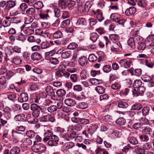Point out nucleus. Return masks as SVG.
Masks as SVG:
<instances>
[{
  "label": "nucleus",
  "mask_w": 154,
  "mask_h": 154,
  "mask_svg": "<svg viewBox=\"0 0 154 154\" xmlns=\"http://www.w3.org/2000/svg\"><path fill=\"white\" fill-rule=\"evenodd\" d=\"M30 109L32 111V114L34 117L37 118L39 116L41 109L40 107L35 103H32L30 105Z\"/></svg>",
  "instance_id": "f257e3e1"
},
{
  "label": "nucleus",
  "mask_w": 154,
  "mask_h": 154,
  "mask_svg": "<svg viewBox=\"0 0 154 154\" xmlns=\"http://www.w3.org/2000/svg\"><path fill=\"white\" fill-rule=\"evenodd\" d=\"M133 37H130L128 41V45L131 48L134 49L135 47V42L140 40L139 36L136 33H134L132 35Z\"/></svg>",
  "instance_id": "f03ea898"
},
{
  "label": "nucleus",
  "mask_w": 154,
  "mask_h": 154,
  "mask_svg": "<svg viewBox=\"0 0 154 154\" xmlns=\"http://www.w3.org/2000/svg\"><path fill=\"white\" fill-rule=\"evenodd\" d=\"M55 120L54 116L51 114L45 115L39 118L40 122H48L49 121L54 122Z\"/></svg>",
  "instance_id": "7ed1b4c3"
},
{
  "label": "nucleus",
  "mask_w": 154,
  "mask_h": 154,
  "mask_svg": "<svg viewBox=\"0 0 154 154\" xmlns=\"http://www.w3.org/2000/svg\"><path fill=\"white\" fill-rule=\"evenodd\" d=\"M12 136L13 141L15 143L21 140L23 137V134L18 132L17 131H12Z\"/></svg>",
  "instance_id": "20e7f679"
},
{
  "label": "nucleus",
  "mask_w": 154,
  "mask_h": 154,
  "mask_svg": "<svg viewBox=\"0 0 154 154\" xmlns=\"http://www.w3.org/2000/svg\"><path fill=\"white\" fill-rule=\"evenodd\" d=\"M119 63L127 69L133 65L132 60L129 59L121 60L119 61Z\"/></svg>",
  "instance_id": "39448f33"
},
{
  "label": "nucleus",
  "mask_w": 154,
  "mask_h": 154,
  "mask_svg": "<svg viewBox=\"0 0 154 154\" xmlns=\"http://www.w3.org/2000/svg\"><path fill=\"white\" fill-rule=\"evenodd\" d=\"M117 14H112L110 16L111 19L113 21L118 23L119 24L122 25V26H124L126 21L125 20H121L119 18L116 16Z\"/></svg>",
  "instance_id": "423d86ee"
},
{
  "label": "nucleus",
  "mask_w": 154,
  "mask_h": 154,
  "mask_svg": "<svg viewBox=\"0 0 154 154\" xmlns=\"http://www.w3.org/2000/svg\"><path fill=\"white\" fill-rule=\"evenodd\" d=\"M33 148L36 152H42L45 151L46 146L42 143L33 144Z\"/></svg>",
  "instance_id": "0eeeda50"
},
{
  "label": "nucleus",
  "mask_w": 154,
  "mask_h": 154,
  "mask_svg": "<svg viewBox=\"0 0 154 154\" xmlns=\"http://www.w3.org/2000/svg\"><path fill=\"white\" fill-rule=\"evenodd\" d=\"M28 100V96L26 93H21L18 98V100L21 103L27 101Z\"/></svg>",
  "instance_id": "6e6552de"
},
{
  "label": "nucleus",
  "mask_w": 154,
  "mask_h": 154,
  "mask_svg": "<svg viewBox=\"0 0 154 154\" xmlns=\"http://www.w3.org/2000/svg\"><path fill=\"white\" fill-rule=\"evenodd\" d=\"M15 5V3L14 2L10 0L7 1L5 8H4L5 11L7 12L9 8L13 7Z\"/></svg>",
  "instance_id": "1a4fd4ad"
},
{
  "label": "nucleus",
  "mask_w": 154,
  "mask_h": 154,
  "mask_svg": "<svg viewBox=\"0 0 154 154\" xmlns=\"http://www.w3.org/2000/svg\"><path fill=\"white\" fill-rule=\"evenodd\" d=\"M136 11L135 8L133 7H131L126 10L125 11V14L129 16L134 14Z\"/></svg>",
  "instance_id": "9d476101"
},
{
  "label": "nucleus",
  "mask_w": 154,
  "mask_h": 154,
  "mask_svg": "<svg viewBox=\"0 0 154 154\" xmlns=\"http://www.w3.org/2000/svg\"><path fill=\"white\" fill-rule=\"evenodd\" d=\"M45 91L48 95L51 97H54V90L51 86L47 87L45 89Z\"/></svg>",
  "instance_id": "9b49d317"
},
{
  "label": "nucleus",
  "mask_w": 154,
  "mask_h": 154,
  "mask_svg": "<svg viewBox=\"0 0 154 154\" xmlns=\"http://www.w3.org/2000/svg\"><path fill=\"white\" fill-rule=\"evenodd\" d=\"M78 62L81 66H85L87 64V59L85 57H81L79 58Z\"/></svg>",
  "instance_id": "f8f14e48"
},
{
  "label": "nucleus",
  "mask_w": 154,
  "mask_h": 154,
  "mask_svg": "<svg viewBox=\"0 0 154 154\" xmlns=\"http://www.w3.org/2000/svg\"><path fill=\"white\" fill-rule=\"evenodd\" d=\"M67 3L65 0H59L58 4L61 8L65 9L67 8Z\"/></svg>",
  "instance_id": "ddd939ff"
},
{
  "label": "nucleus",
  "mask_w": 154,
  "mask_h": 154,
  "mask_svg": "<svg viewBox=\"0 0 154 154\" xmlns=\"http://www.w3.org/2000/svg\"><path fill=\"white\" fill-rule=\"evenodd\" d=\"M65 104L70 106H74L75 104V100L71 99H67L64 101Z\"/></svg>",
  "instance_id": "4468645a"
},
{
  "label": "nucleus",
  "mask_w": 154,
  "mask_h": 154,
  "mask_svg": "<svg viewBox=\"0 0 154 154\" xmlns=\"http://www.w3.org/2000/svg\"><path fill=\"white\" fill-rule=\"evenodd\" d=\"M31 58L33 60H37L41 59L42 57L41 54L37 52L32 54L31 55Z\"/></svg>",
  "instance_id": "2eb2a0df"
},
{
  "label": "nucleus",
  "mask_w": 154,
  "mask_h": 154,
  "mask_svg": "<svg viewBox=\"0 0 154 154\" xmlns=\"http://www.w3.org/2000/svg\"><path fill=\"white\" fill-rule=\"evenodd\" d=\"M26 35L23 34L22 33L20 32L17 34L16 36V38L17 40L20 41H24L26 38Z\"/></svg>",
  "instance_id": "dca6fc26"
},
{
  "label": "nucleus",
  "mask_w": 154,
  "mask_h": 154,
  "mask_svg": "<svg viewBox=\"0 0 154 154\" xmlns=\"http://www.w3.org/2000/svg\"><path fill=\"white\" fill-rule=\"evenodd\" d=\"M20 148L17 146L13 147L10 150V154H18L20 152Z\"/></svg>",
  "instance_id": "f3484780"
},
{
  "label": "nucleus",
  "mask_w": 154,
  "mask_h": 154,
  "mask_svg": "<svg viewBox=\"0 0 154 154\" xmlns=\"http://www.w3.org/2000/svg\"><path fill=\"white\" fill-rule=\"evenodd\" d=\"M25 117V115L24 114H20L16 115L15 116L14 119L17 121H20L24 120Z\"/></svg>",
  "instance_id": "a211bd4d"
},
{
  "label": "nucleus",
  "mask_w": 154,
  "mask_h": 154,
  "mask_svg": "<svg viewBox=\"0 0 154 154\" xmlns=\"http://www.w3.org/2000/svg\"><path fill=\"white\" fill-rule=\"evenodd\" d=\"M35 9L32 8H29L26 11V14L28 15H33L35 14Z\"/></svg>",
  "instance_id": "6ab92c4d"
},
{
  "label": "nucleus",
  "mask_w": 154,
  "mask_h": 154,
  "mask_svg": "<svg viewBox=\"0 0 154 154\" xmlns=\"http://www.w3.org/2000/svg\"><path fill=\"white\" fill-rule=\"evenodd\" d=\"M129 142L133 145H136L138 143L136 138L134 137H129L128 139Z\"/></svg>",
  "instance_id": "aec40b11"
},
{
  "label": "nucleus",
  "mask_w": 154,
  "mask_h": 154,
  "mask_svg": "<svg viewBox=\"0 0 154 154\" xmlns=\"http://www.w3.org/2000/svg\"><path fill=\"white\" fill-rule=\"evenodd\" d=\"M52 36L55 38H61L62 37L63 34L61 31L58 30L53 33Z\"/></svg>",
  "instance_id": "412c9836"
},
{
  "label": "nucleus",
  "mask_w": 154,
  "mask_h": 154,
  "mask_svg": "<svg viewBox=\"0 0 154 154\" xmlns=\"http://www.w3.org/2000/svg\"><path fill=\"white\" fill-rule=\"evenodd\" d=\"M43 6V5L41 2H35L33 5L34 8L37 10L42 8Z\"/></svg>",
  "instance_id": "4be33fe9"
},
{
  "label": "nucleus",
  "mask_w": 154,
  "mask_h": 154,
  "mask_svg": "<svg viewBox=\"0 0 154 154\" xmlns=\"http://www.w3.org/2000/svg\"><path fill=\"white\" fill-rule=\"evenodd\" d=\"M142 107V106L140 103H135L132 106L131 109L132 110H139Z\"/></svg>",
  "instance_id": "5701e85b"
},
{
  "label": "nucleus",
  "mask_w": 154,
  "mask_h": 154,
  "mask_svg": "<svg viewBox=\"0 0 154 154\" xmlns=\"http://www.w3.org/2000/svg\"><path fill=\"white\" fill-rule=\"evenodd\" d=\"M125 120L123 118H118L116 121V123L117 125H125Z\"/></svg>",
  "instance_id": "b1692460"
},
{
  "label": "nucleus",
  "mask_w": 154,
  "mask_h": 154,
  "mask_svg": "<svg viewBox=\"0 0 154 154\" xmlns=\"http://www.w3.org/2000/svg\"><path fill=\"white\" fill-rule=\"evenodd\" d=\"M142 82L140 80H137L135 81L133 84V87L135 88H137L141 86L142 85Z\"/></svg>",
  "instance_id": "393cba45"
},
{
  "label": "nucleus",
  "mask_w": 154,
  "mask_h": 154,
  "mask_svg": "<svg viewBox=\"0 0 154 154\" xmlns=\"http://www.w3.org/2000/svg\"><path fill=\"white\" fill-rule=\"evenodd\" d=\"M87 104L84 102L79 103L77 105V107L80 109H84L88 107Z\"/></svg>",
  "instance_id": "a878e982"
},
{
  "label": "nucleus",
  "mask_w": 154,
  "mask_h": 154,
  "mask_svg": "<svg viewBox=\"0 0 154 154\" xmlns=\"http://www.w3.org/2000/svg\"><path fill=\"white\" fill-rule=\"evenodd\" d=\"M98 37L99 36L96 33H93L91 34L90 38L94 42H95Z\"/></svg>",
  "instance_id": "bb28decb"
},
{
  "label": "nucleus",
  "mask_w": 154,
  "mask_h": 154,
  "mask_svg": "<svg viewBox=\"0 0 154 154\" xmlns=\"http://www.w3.org/2000/svg\"><path fill=\"white\" fill-rule=\"evenodd\" d=\"M146 47V44L144 42H139L137 45V48L139 50L142 51L145 49Z\"/></svg>",
  "instance_id": "cd10ccee"
},
{
  "label": "nucleus",
  "mask_w": 154,
  "mask_h": 154,
  "mask_svg": "<svg viewBox=\"0 0 154 154\" xmlns=\"http://www.w3.org/2000/svg\"><path fill=\"white\" fill-rule=\"evenodd\" d=\"M26 135L30 138H33L35 135L36 134L33 131L29 130L27 131L26 133Z\"/></svg>",
  "instance_id": "c85d7f7f"
},
{
  "label": "nucleus",
  "mask_w": 154,
  "mask_h": 154,
  "mask_svg": "<svg viewBox=\"0 0 154 154\" xmlns=\"http://www.w3.org/2000/svg\"><path fill=\"white\" fill-rule=\"evenodd\" d=\"M12 62L16 65H19L21 63V60L19 57H16L12 59Z\"/></svg>",
  "instance_id": "c756f323"
},
{
  "label": "nucleus",
  "mask_w": 154,
  "mask_h": 154,
  "mask_svg": "<svg viewBox=\"0 0 154 154\" xmlns=\"http://www.w3.org/2000/svg\"><path fill=\"white\" fill-rule=\"evenodd\" d=\"M96 91L99 94H102L104 92L105 89L102 86H97L95 88Z\"/></svg>",
  "instance_id": "7c9ffc66"
},
{
  "label": "nucleus",
  "mask_w": 154,
  "mask_h": 154,
  "mask_svg": "<svg viewBox=\"0 0 154 154\" xmlns=\"http://www.w3.org/2000/svg\"><path fill=\"white\" fill-rule=\"evenodd\" d=\"M56 93L59 97H62L65 95L66 91L63 89H60L57 91Z\"/></svg>",
  "instance_id": "2f4dec72"
},
{
  "label": "nucleus",
  "mask_w": 154,
  "mask_h": 154,
  "mask_svg": "<svg viewBox=\"0 0 154 154\" xmlns=\"http://www.w3.org/2000/svg\"><path fill=\"white\" fill-rule=\"evenodd\" d=\"M97 57L93 54H90L88 57V59L91 62H94L97 60Z\"/></svg>",
  "instance_id": "473e14b6"
},
{
  "label": "nucleus",
  "mask_w": 154,
  "mask_h": 154,
  "mask_svg": "<svg viewBox=\"0 0 154 154\" xmlns=\"http://www.w3.org/2000/svg\"><path fill=\"white\" fill-rule=\"evenodd\" d=\"M118 106L119 108H126L128 106V104L125 102H119L118 103Z\"/></svg>",
  "instance_id": "72a5a7b5"
},
{
  "label": "nucleus",
  "mask_w": 154,
  "mask_h": 154,
  "mask_svg": "<svg viewBox=\"0 0 154 154\" xmlns=\"http://www.w3.org/2000/svg\"><path fill=\"white\" fill-rule=\"evenodd\" d=\"M135 152L137 154H145V153L144 149L138 147L136 148Z\"/></svg>",
  "instance_id": "f704fd0d"
},
{
  "label": "nucleus",
  "mask_w": 154,
  "mask_h": 154,
  "mask_svg": "<svg viewBox=\"0 0 154 154\" xmlns=\"http://www.w3.org/2000/svg\"><path fill=\"white\" fill-rule=\"evenodd\" d=\"M92 6V4L91 2L88 1L86 2L84 5V11H88Z\"/></svg>",
  "instance_id": "c9c22d12"
},
{
  "label": "nucleus",
  "mask_w": 154,
  "mask_h": 154,
  "mask_svg": "<svg viewBox=\"0 0 154 154\" xmlns=\"http://www.w3.org/2000/svg\"><path fill=\"white\" fill-rule=\"evenodd\" d=\"M141 79L144 82H148L152 80L151 78L149 75H142L141 77Z\"/></svg>",
  "instance_id": "e433bc0d"
},
{
  "label": "nucleus",
  "mask_w": 154,
  "mask_h": 154,
  "mask_svg": "<svg viewBox=\"0 0 154 154\" xmlns=\"http://www.w3.org/2000/svg\"><path fill=\"white\" fill-rule=\"evenodd\" d=\"M78 47L77 44L75 43L72 42L68 45L67 48L69 49L73 50L75 49Z\"/></svg>",
  "instance_id": "4c0bfd02"
},
{
  "label": "nucleus",
  "mask_w": 154,
  "mask_h": 154,
  "mask_svg": "<svg viewBox=\"0 0 154 154\" xmlns=\"http://www.w3.org/2000/svg\"><path fill=\"white\" fill-rule=\"evenodd\" d=\"M54 11L55 16L56 17H59L61 14L59 8L57 7H55L54 8Z\"/></svg>",
  "instance_id": "58836bf2"
},
{
  "label": "nucleus",
  "mask_w": 154,
  "mask_h": 154,
  "mask_svg": "<svg viewBox=\"0 0 154 154\" xmlns=\"http://www.w3.org/2000/svg\"><path fill=\"white\" fill-rule=\"evenodd\" d=\"M103 69L104 72L106 73L110 72L112 70L111 66L109 65H104Z\"/></svg>",
  "instance_id": "ea45409f"
},
{
  "label": "nucleus",
  "mask_w": 154,
  "mask_h": 154,
  "mask_svg": "<svg viewBox=\"0 0 154 154\" xmlns=\"http://www.w3.org/2000/svg\"><path fill=\"white\" fill-rule=\"evenodd\" d=\"M74 145V143L73 142H70L65 144L64 145V148L66 149H68L73 147Z\"/></svg>",
  "instance_id": "a19ab883"
},
{
  "label": "nucleus",
  "mask_w": 154,
  "mask_h": 154,
  "mask_svg": "<svg viewBox=\"0 0 154 154\" xmlns=\"http://www.w3.org/2000/svg\"><path fill=\"white\" fill-rule=\"evenodd\" d=\"M149 111V108L148 106L144 107L142 110V113L144 116H146Z\"/></svg>",
  "instance_id": "79ce46f5"
},
{
  "label": "nucleus",
  "mask_w": 154,
  "mask_h": 154,
  "mask_svg": "<svg viewBox=\"0 0 154 154\" xmlns=\"http://www.w3.org/2000/svg\"><path fill=\"white\" fill-rule=\"evenodd\" d=\"M136 1L138 5L141 7H144L146 5L145 0H136Z\"/></svg>",
  "instance_id": "37998d69"
},
{
  "label": "nucleus",
  "mask_w": 154,
  "mask_h": 154,
  "mask_svg": "<svg viewBox=\"0 0 154 154\" xmlns=\"http://www.w3.org/2000/svg\"><path fill=\"white\" fill-rule=\"evenodd\" d=\"M146 63L147 66L149 67L152 68L154 64V62L149 59L146 60Z\"/></svg>",
  "instance_id": "c03bdc74"
},
{
  "label": "nucleus",
  "mask_w": 154,
  "mask_h": 154,
  "mask_svg": "<svg viewBox=\"0 0 154 154\" xmlns=\"http://www.w3.org/2000/svg\"><path fill=\"white\" fill-rule=\"evenodd\" d=\"M48 110L50 112H52L55 111L57 109V107L54 105H52L48 108Z\"/></svg>",
  "instance_id": "a18cd8bd"
},
{
  "label": "nucleus",
  "mask_w": 154,
  "mask_h": 154,
  "mask_svg": "<svg viewBox=\"0 0 154 154\" xmlns=\"http://www.w3.org/2000/svg\"><path fill=\"white\" fill-rule=\"evenodd\" d=\"M152 147V144L150 142L146 143L143 145V149L146 150L149 149Z\"/></svg>",
  "instance_id": "49530a36"
},
{
  "label": "nucleus",
  "mask_w": 154,
  "mask_h": 154,
  "mask_svg": "<svg viewBox=\"0 0 154 154\" xmlns=\"http://www.w3.org/2000/svg\"><path fill=\"white\" fill-rule=\"evenodd\" d=\"M140 122L143 125H147L148 124V120L145 117H142L140 120Z\"/></svg>",
  "instance_id": "de8ad7c7"
},
{
  "label": "nucleus",
  "mask_w": 154,
  "mask_h": 154,
  "mask_svg": "<svg viewBox=\"0 0 154 154\" xmlns=\"http://www.w3.org/2000/svg\"><path fill=\"white\" fill-rule=\"evenodd\" d=\"M71 80L73 82H77L78 78V75L76 74H74L71 75L70 77Z\"/></svg>",
  "instance_id": "09e8293b"
},
{
  "label": "nucleus",
  "mask_w": 154,
  "mask_h": 154,
  "mask_svg": "<svg viewBox=\"0 0 154 154\" xmlns=\"http://www.w3.org/2000/svg\"><path fill=\"white\" fill-rule=\"evenodd\" d=\"M86 21L85 19L83 18H79L76 24L77 25H84Z\"/></svg>",
  "instance_id": "8fccbe9b"
},
{
  "label": "nucleus",
  "mask_w": 154,
  "mask_h": 154,
  "mask_svg": "<svg viewBox=\"0 0 154 154\" xmlns=\"http://www.w3.org/2000/svg\"><path fill=\"white\" fill-rule=\"evenodd\" d=\"M52 103V101L50 100L47 99L43 101L42 104L44 106H48Z\"/></svg>",
  "instance_id": "3c124183"
},
{
  "label": "nucleus",
  "mask_w": 154,
  "mask_h": 154,
  "mask_svg": "<svg viewBox=\"0 0 154 154\" xmlns=\"http://www.w3.org/2000/svg\"><path fill=\"white\" fill-rule=\"evenodd\" d=\"M137 91L139 94H141L144 93L145 88L143 85L137 88Z\"/></svg>",
  "instance_id": "603ef678"
},
{
  "label": "nucleus",
  "mask_w": 154,
  "mask_h": 154,
  "mask_svg": "<svg viewBox=\"0 0 154 154\" xmlns=\"http://www.w3.org/2000/svg\"><path fill=\"white\" fill-rule=\"evenodd\" d=\"M111 88L114 90H117L119 89L121 87L120 85L118 83L115 82L112 84L111 86Z\"/></svg>",
  "instance_id": "864d4df0"
},
{
  "label": "nucleus",
  "mask_w": 154,
  "mask_h": 154,
  "mask_svg": "<svg viewBox=\"0 0 154 154\" xmlns=\"http://www.w3.org/2000/svg\"><path fill=\"white\" fill-rule=\"evenodd\" d=\"M33 20V19L32 17H29L25 18L24 23L26 24H29L31 23Z\"/></svg>",
  "instance_id": "5fc2aeb1"
},
{
  "label": "nucleus",
  "mask_w": 154,
  "mask_h": 154,
  "mask_svg": "<svg viewBox=\"0 0 154 154\" xmlns=\"http://www.w3.org/2000/svg\"><path fill=\"white\" fill-rule=\"evenodd\" d=\"M70 21L69 19H68L63 21L62 23V27H65L70 24Z\"/></svg>",
  "instance_id": "6e6d98bb"
},
{
  "label": "nucleus",
  "mask_w": 154,
  "mask_h": 154,
  "mask_svg": "<svg viewBox=\"0 0 154 154\" xmlns=\"http://www.w3.org/2000/svg\"><path fill=\"white\" fill-rule=\"evenodd\" d=\"M152 131V129L149 127H146L144 128L143 131V133L148 134H149Z\"/></svg>",
  "instance_id": "4d7b16f0"
},
{
  "label": "nucleus",
  "mask_w": 154,
  "mask_h": 154,
  "mask_svg": "<svg viewBox=\"0 0 154 154\" xmlns=\"http://www.w3.org/2000/svg\"><path fill=\"white\" fill-rule=\"evenodd\" d=\"M70 55L69 51H65L63 52L61 54V57L64 59H66L68 58Z\"/></svg>",
  "instance_id": "13d9d810"
},
{
  "label": "nucleus",
  "mask_w": 154,
  "mask_h": 154,
  "mask_svg": "<svg viewBox=\"0 0 154 154\" xmlns=\"http://www.w3.org/2000/svg\"><path fill=\"white\" fill-rule=\"evenodd\" d=\"M48 144L50 146H57L58 144V143L49 139V140L47 142Z\"/></svg>",
  "instance_id": "bf43d9fd"
},
{
  "label": "nucleus",
  "mask_w": 154,
  "mask_h": 154,
  "mask_svg": "<svg viewBox=\"0 0 154 154\" xmlns=\"http://www.w3.org/2000/svg\"><path fill=\"white\" fill-rule=\"evenodd\" d=\"M50 45L49 43L47 42H43L41 45V47L42 49H45L48 48Z\"/></svg>",
  "instance_id": "052dcab7"
},
{
  "label": "nucleus",
  "mask_w": 154,
  "mask_h": 154,
  "mask_svg": "<svg viewBox=\"0 0 154 154\" xmlns=\"http://www.w3.org/2000/svg\"><path fill=\"white\" fill-rule=\"evenodd\" d=\"M51 63L54 65H56L59 63V61L56 58L52 57L50 59Z\"/></svg>",
  "instance_id": "680f3d73"
},
{
  "label": "nucleus",
  "mask_w": 154,
  "mask_h": 154,
  "mask_svg": "<svg viewBox=\"0 0 154 154\" xmlns=\"http://www.w3.org/2000/svg\"><path fill=\"white\" fill-rule=\"evenodd\" d=\"M139 137L141 141L146 142L149 140L148 136L144 134L140 135Z\"/></svg>",
  "instance_id": "e2e57ef3"
},
{
  "label": "nucleus",
  "mask_w": 154,
  "mask_h": 154,
  "mask_svg": "<svg viewBox=\"0 0 154 154\" xmlns=\"http://www.w3.org/2000/svg\"><path fill=\"white\" fill-rule=\"evenodd\" d=\"M109 38L113 42L117 41L119 38L118 35L115 34L111 35L110 36Z\"/></svg>",
  "instance_id": "0e129e2a"
},
{
  "label": "nucleus",
  "mask_w": 154,
  "mask_h": 154,
  "mask_svg": "<svg viewBox=\"0 0 154 154\" xmlns=\"http://www.w3.org/2000/svg\"><path fill=\"white\" fill-rule=\"evenodd\" d=\"M86 72L85 70H82L80 73V76L82 79L85 80L87 78Z\"/></svg>",
  "instance_id": "69168bd1"
},
{
  "label": "nucleus",
  "mask_w": 154,
  "mask_h": 154,
  "mask_svg": "<svg viewBox=\"0 0 154 154\" xmlns=\"http://www.w3.org/2000/svg\"><path fill=\"white\" fill-rule=\"evenodd\" d=\"M97 18L100 22H101L104 19L102 17V13H97Z\"/></svg>",
  "instance_id": "338daca9"
},
{
  "label": "nucleus",
  "mask_w": 154,
  "mask_h": 154,
  "mask_svg": "<svg viewBox=\"0 0 154 154\" xmlns=\"http://www.w3.org/2000/svg\"><path fill=\"white\" fill-rule=\"evenodd\" d=\"M80 119V122L82 124L86 125L89 123L90 122L89 120L88 119L81 118Z\"/></svg>",
  "instance_id": "774afa93"
}]
</instances>
